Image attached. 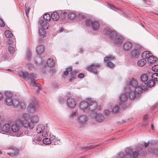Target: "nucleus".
<instances>
[{
    "mask_svg": "<svg viewBox=\"0 0 158 158\" xmlns=\"http://www.w3.org/2000/svg\"><path fill=\"white\" fill-rule=\"evenodd\" d=\"M128 98V96L125 93L121 94L119 97L120 101L122 104L125 103L127 101Z\"/></svg>",
    "mask_w": 158,
    "mask_h": 158,
    "instance_id": "nucleus-20",
    "label": "nucleus"
},
{
    "mask_svg": "<svg viewBox=\"0 0 158 158\" xmlns=\"http://www.w3.org/2000/svg\"><path fill=\"white\" fill-rule=\"evenodd\" d=\"M68 18L70 19H74L75 16V14L73 13H71L69 14Z\"/></svg>",
    "mask_w": 158,
    "mask_h": 158,
    "instance_id": "nucleus-42",
    "label": "nucleus"
},
{
    "mask_svg": "<svg viewBox=\"0 0 158 158\" xmlns=\"http://www.w3.org/2000/svg\"><path fill=\"white\" fill-rule=\"evenodd\" d=\"M157 58L156 57H155L153 55H152L150 56L148 58V62L150 63H154L156 60Z\"/></svg>",
    "mask_w": 158,
    "mask_h": 158,
    "instance_id": "nucleus-32",
    "label": "nucleus"
},
{
    "mask_svg": "<svg viewBox=\"0 0 158 158\" xmlns=\"http://www.w3.org/2000/svg\"><path fill=\"white\" fill-rule=\"evenodd\" d=\"M98 108V104L95 101H91L89 103L88 110L89 111L94 112Z\"/></svg>",
    "mask_w": 158,
    "mask_h": 158,
    "instance_id": "nucleus-10",
    "label": "nucleus"
},
{
    "mask_svg": "<svg viewBox=\"0 0 158 158\" xmlns=\"http://www.w3.org/2000/svg\"><path fill=\"white\" fill-rule=\"evenodd\" d=\"M5 35L6 37L9 38L12 37L13 35L10 31L6 30L5 32Z\"/></svg>",
    "mask_w": 158,
    "mask_h": 158,
    "instance_id": "nucleus-35",
    "label": "nucleus"
},
{
    "mask_svg": "<svg viewBox=\"0 0 158 158\" xmlns=\"http://www.w3.org/2000/svg\"><path fill=\"white\" fill-rule=\"evenodd\" d=\"M38 107V102L35 98H33L31 102L27 107V109L31 112H33L36 110Z\"/></svg>",
    "mask_w": 158,
    "mask_h": 158,
    "instance_id": "nucleus-6",
    "label": "nucleus"
},
{
    "mask_svg": "<svg viewBox=\"0 0 158 158\" xmlns=\"http://www.w3.org/2000/svg\"><path fill=\"white\" fill-rule=\"evenodd\" d=\"M132 46V43L129 42H127L123 44V50L125 51H128L131 49Z\"/></svg>",
    "mask_w": 158,
    "mask_h": 158,
    "instance_id": "nucleus-18",
    "label": "nucleus"
},
{
    "mask_svg": "<svg viewBox=\"0 0 158 158\" xmlns=\"http://www.w3.org/2000/svg\"><path fill=\"white\" fill-rule=\"evenodd\" d=\"M92 27L93 30L97 31L99 28V24L98 22L94 20L92 22Z\"/></svg>",
    "mask_w": 158,
    "mask_h": 158,
    "instance_id": "nucleus-21",
    "label": "nucleus"
},
{
    "mask_svg": "<svg viewBox=\"0 0 158 158\" xmlns=\"http://www.w3.org/2000/svg\"><path fill=\"white\" fill-rule=\"evenodd\" d=\"M42 137L41 136H39L37 138L36 140L37 141H40L42 139Z\"/></svg>",
    "mask_w": 158,
    "mask_h": 158,
    "instance_id": "nucleus-54",
    "label": "nucleus"
},
{
    "mask_svg": "<svg viewBox=\"0 0 158 158\" xmlns=\"http://www.w3.org/2000/svg\"><path fill=\"white\" fill-rule=\"evenodd\" d=\"M5 94L7 97L5 101L6 104L7 106H11L13 104V100L12 99L11 97L8 96L9 94L8 92L6 93Z\"/></svg>",
    "mask_w": 158,
    "mask_h": 158,
    "instance_id": "nucleus-13",
    "label": "nucleus"
},
{
    "mask_svg": "<svg viewBox=\"0 0 158 158\" xmlns=\"http://www.w3.org/2000/svg\"><path fill=\"white\" fill-rule=\"evenodd\" d=\"M3 97V95L2 93H0V100H1Z\"/></svg>",
    "mask_w": 158,
    "mask_h": 158,
    "instance_id": "nucleus-58",
    "label": "nucleus"
},
{
    "mask_svg": "<svg viewBox=\"0 0 158 158\" xmlns=\"http://www.w3.org/2000/svg\"><path fill=\"white\" fill-rule=\"evenodd\" d=\"M22 128L20 124L17 122L13 123L11 127L12 131L14 136L20 137L23 136L24 133L22 130Z\"/></svg>",
    "mask_w": 158,
    "mask_h": 158,
    "instance_id": "nucleus-2",
    "label": "nucleus"
},
{
    "mask_svg": "<svg viewBox=\"0 0 158 158\" xmlns=\"http://www.w3.org/2000/svg\"><path fill=\"white\" fill-rule=\"evenodd\" d=\"M140 49L135 48L131 50V56L134 58H137L139 55Z\"/></svg>",
    "mask_w": 158,
    "mask_h": 158,
    "instance_id": "nucleus-17",
    "label": "nucleus"
},
{
    "mask_svg": "<svg viewBox=\"0 0 158 158\" xmlns=\"http://www.w3.org/2000/svg\"><path fill=\"white\" fill-rule=\"evenodd\" d=\"M27 58L28 59H29L31 55V52L30 50H28L27 53Z\"/></svg>",
    "mask_w": 158,
    "mask_h": 158,
    "instance_id": "nucleus-47",
    "label": "nucleus"
},
{
    "mask_svg": "<svg viewBox=\"0 0 158 158\" xmlns=\"http://www.w3.org/2000/svg\"><path fill=\"white\" fill-rule=\"evenodd\" d=\"M119 107L117 105H115L112 110V112L113 114H115L119 111Z\"/></svg>",
    "mask_w": 158,
    "mask_h": 158,
    "instance_id": "nucleus-37",
    "label": "nucleus"
},
{
    "mask_svg": "<svg viewBox=\"0 0 158 158\" xmlns=\"http://www.w3.org/2000/svg\"><path fill=\"white\" fill-rule=\"evenodd\" d=\"M11 127L9 123H5L2 127V129L3 131L7 132H9L11 129Z\"/></svg>",
    "mask_w": 158,
    "mask_h": 158,
    "instance_id": "nucleus-19",
    "label": "nucleus"
},
{
    "mask_svg": "<svg viewBox=\"0 0 158 158\" xmlns=\"http://www.w3.org/2000/svg\"><path fill=\"white\" fill-rule=\"evenodd\" d=\"M151 53L149 51L144 52L142 54V57L144 59H147L151 56Z\"/></svg>",
    "mask_w": 158,
    "mask_h": 158,
    "instance_id": "nucleus-26",
    "label": "nucleus"
},
{
    "mask_svg": "<svg viewBox=\"0 0 158 158\" xmlns=\"http://www.w3.org/2000/svg\"><path fill=\"white\" fill-rule=\"evenodd\" d=\"M3 154L1 152V151L0 150V156H2Z\"/></svg>",
    "mask_w": 158,
    "mask_h": 158,
    "instance_id": "nucleus-62",
    "label": "nucleus"
},
{
    "mask_svg": "<svg viewBox=\"0 0 158 158\" xmlns=\"http://www.w3.org/2000/svg\"><path fill=\"white\" fill-rule=\"evenodd\" d=\"M148 123V121L147 120H145V121L143 123V125H146Z\"/></svg>",
    "mask_w": 158,
    "mask_h": 158,
    "instance_id": "nucleus-57",
    "label": "nucleus"
},
{
    "mask_svg": "<svg viewBox=\"0 0 158 158\" xmlns=\"http://www.w3.org/2000/svg\"><path fill=\"white\" fill-rule=\"evenodd\" d=\"M154 81L152 80H149L148 81H147V86L151 87L154 84Z\"/></svg>",
    "mask_w": 158,
    "mask_h": 158,
    "instance_id": "nucleus-40",
    "label": "nucleus"
},
{
    "mask_svg": "<svg viewBox=\"0 0 158 158\" xmlns=\"http://www.w3.org/2000/svg\"><path fill=\"white\" fill-rule=\"evenodd\" d=\"M78 77L79 78H82L84 77V75L82 73H80L78 75Z\"/></svg>",
    "mask_w": 158,
    "mask_h": 158,
    "instance_id": "nucleus-50",
    "label": "nucleus"
},
{
    "mask_svg": "<svg viewBox=\"0 0 158 158\" xmlns=\"http://www.w3.org/2000/svg\"><path fill=\"white\" fill-rule=\"evenodd\" d=\"M31 84L33 86H37L38 84L34 80L31 81Z\"/></svg>",
    "mask_w": 158,
    "mask_h": 158,
    "instance_id": "nucleus-51",
    "label": "nucleus"
},
{
    "mask_svg": "<svg viewBox=\"0 0 158 158\" xmlns=\"http://www.w3.org/2000/svg\"><path fill=\"white\" fill-rule=\"evenodd\" d=\"M123 38L121 36L117 37L116 35L114 37V39H112V40H114V43L115 44H120L123 42Z\"/></svg>",
    "mask_w": 158,
    "mask_h": 158,
    "instance_id": "nucleus-23",
    "label": "nucleus"
},
{
    "mask_svg": "<svg viewBox=\"0 0 158 158\" xmlns=\"http://www.w3.org/2000/svg\"><path fill=\"white\" fill-rule=\"evenodd\" d=\"M100 65L98 64H93L91 65L88 67L87 69L89 71H92L94 73H97V69L99 68Z\"/></svg>",
    "mask_w": 158,
    "mask_h": 158,
    "instance_id": "nucleus-11",
    "label": "nucleus"
},
{
    "mask_svg": "<svg viewBox=\"0 0 158 158\" xmlns=\"http://www.w3.org/2000/svg\"><path fill=\"white\" fill-rule=\"evenodd\" d=\"M128 84L130 87L129 88L135 89V91L138 93H140L142 90L143 89L141 87L138 85V83L137 81L134 79L131 80Z\"/></svg>",
    "mask_w": 158,
    "mask_h": 158,
    "instance_id": "nucleus-4",
    "label": "nucleus"
},
{
    "mask_svg": "<svg viewBox=\"0 0 158 158\" xmlns=\"http://www.w3.org/2000/svg\"><path fill=\"white\" fill-rule=\"evenodd\" d=\"M72 70V67H69V68L67 69L64 72V73L65 75H67L69 71H71Z\"/></svg>",
    "mask_w": 158,
    "mask_h": 158,
    "instance_id": "nucleus-43",
    "label": "nucleus"
},
{
    "mask_svg": "<svg viewBox=\"0 0 158 158\" xmlns=\"http://www.w3.org/2000/svg\"><path fill=\"white\" fill-rule=\"evenodd\" d=\"M21 117L24 120L21 122V123L22 124V122H23L28 121L27 120L29 119L30 115L28 114L23 113L22 114Z\"/></svg>",
    "mask_w": 158,
    "mask_h": 158,
    "instance_id": "nucleus-30",
    "label": "nucleus"
},
{
    "mask_svg": "<svg viewBox=\"0 0 158 158\" xmlns=\"http://www.w3.org/2000/svg\"><path fill=\"white\" fill-rule=\"evenodd\" d=\"M18 153V150L15 149V150H12L10 152H8V154L11 156H13L17 155Z\"/></svg>",
    "mask_w": 158,
    "mask_h": 158,
    "instance_id": "nucleus-33",
    "label": "nucleus"
},
{
    "mask_svg": "<svg viewBox=\"0 0 158 158\" xmlns=\"http://www.w3.org/2000/svg\"><path fill=\"white\" fill-rule=\"evenodd\" d=\"M39 34L42 37H44L45 36L46 32L44 28L40 29L39 30Z\"/></svg>",
    "mask_w": 158,
    "mask_h": 158,
    "instance_id": "nucleus-36",
    "label": "nucleus"
},
{
    "mask_svg": "<svg viewBox=\"0 0 158 158\" xmlns=\"http://www.w3.org/2000/svg\"><path fill=\"white\" fill-rule=\"evenodd\" d=\"M92 20H91L90 19L87 20L85 23L86 25L87 26H90L91 24L92 25Z\"/></svg>",
    "mask_w": 158,
    "mask_h": 158,
    "instance_id": "nucleus-45",
    "label": "nucleus"
},
{
    "mask_svg": "<svg viewBox=\"0 0 158 158\" xmlns=\"http://www.w3.org/2000/svg\"><path fill=\"white\" fill-rule=\"evenodd\" d=\"M19 75L23 78L29 80L31 79V81L34 80L36 77V75L33 73H28L27 71L23 72L19 71L18 72Z\"/></svg>",
    "mask_w": 158,
    "mask_h": 158,
    "instance_id": "nucleus-5",
    "label": "nucleus"
},
{
    "mask_svg": "<svg viewBox=\"0 0 158 158\" xmlns=\"http://www.w3.org/2000/svg\"><path fill=\"white\" fill-rule=\"evenodd\" d=\"M36 131L38 133H41L43 137H47L48 135V127L47 125L40 124L37 127Z\"/></svg>",
    "mask_w": 158,
    "mask_h": 158,
    "instance_id": "nucleus-3",
    "label": "nucleus"
},
{
    "mask_svg": "<svg viewBox=\"0 0 158 158\" xmlns=\"http://www.w3.org/2000/svg\"><path fill=\"white\" fill-rule=\"evenodd\" d=\"M143 1L145 2H149V0H143Z\"/></svg>",
    "mask_w": 158,
    "mask_h": 158,
    "instance_id": "nucleus-63",
    "label": "nucleus"
},
{
    "mask_svg": "<svg viewBox=\"0 0 158 158\" xmlns=\"http://www.w3.org/2000/svg\"><path fill=\"white\" fill-rule=\"evenodd\" d=\"M75 79V77L74 76H71L69 77V80L70 81H72L73 80Z\"/></svg>",
    "mask_w": 158,
    "mask_h": 158,
    "instance_id": "nucleus-53",
    "label": "nucleus"
},
{
    "mask_svg": "<svg viewBox=\"0 0 158 158\" xmlns=\"http://www.w3.org/2000/svg\"><path fill=\"white\" fill-rule=\"evenodd\" d=\"M152 77L153 80L156 81H158V73H155L153 74Z\"/></svg>",
    "mask_w": 158,
    "mask_h": 158,
    "instance_id": "nucleus-39",
    "label": "nucleus"
},
{
    "mask_svg": "<svg viewBox=\"0 0 158 158\" xmlns=\"http://www.w3.org/2000/svg\"><path fill=\"white\" fill-rule=\"evenodd\" d=\"M94 118L97 121L99 122H102L103 119V117L102 114L99 113L96 114Z\"/></svg>",
    "mask_w": 158,
    "mask_h": 158,
    "instance_id": "nucleus-24",
    "label": "nucleus"
},
{
    "mask_svg": "<svg viewBox=\"0 0 158 158\" xmlns=\"http://www.w3.org/2000/svg\"><path fill=\"white\" fill-rule=\"evenodd\" d=\"M149 151L152 153V154L155 156H157L158 155V149L156 148H149Z\"/></svg>",
    "mask_w": 158,
    "mask_h": 158,
    "instance_id": "nucleus-34",
    "label": "nucleus"
},
{
    "mask_svg": "<svg viewBox=\"0 0 158 158\" xmlns=\"http://www.w3.org/2000/svg\"><path fill=\"white\" fill-rule=\"evenodd\" d=\"M140 79L142 82H144L145 84H146L148 80L147 75L145 74L142 75L140 76Z\"/></svg>",
    "mask_w": 158,
    "mask_h": 158,
    "instance_id": "nucleus-27",
    "label": "nucleus"
},
{
    "mask_svg": "<svg viewBox=\"0 0 158 158\" xmlns=\"http://www.w3.org/2000/svg\"><path fill=\"white\" fill-rule=\"evenodd\" d=\"M152 70L154 71L158 72V65L153 66L152 68Z\"/></svg>",
    "mask_w": 158,
    "mask_h": 158,
    "instance_id": "nucleus-46",
    "label": "nucleus"
},
{
    "mask_svg": "<svg viewBox=\"0 0 158 158\" xmlns=\"http://www.w3.org/2000/svg\"><path fill=\"white\" fill-rule=\"evenodd\" d=\"M67 104L70 108H73L76 106V102L74 98H70L67 101Z\"/></svg>",
    "mask_w": 158,
    "mask_h": 158,
    "instance_id": "nucleus-12",
    "label": "nucleus"
},
{
    "mask_svg": "<svg viewBox=\"0 0 158 158\" xmlns=\"http://www.w3.org/2000/svg\"><path fill=\"white\" fill-rule=\"evenodd\" d=\"M44 50V48L43 45H39L36 48V52L39 55L42 54Z\"/></svg>",
    "mask_w": 158,
    "mask_h": 158,
    "instance_id": "nucleus-22",
    "label": "nucleus"
},
{
    "mask_svg": "<svg viewBox=\"0 0 158 158\" xmlns=\"http://www.w3.org/2000/svg\"><path fill=\"white\" fill-rule=\"evenodd\" d=\"M8 49L10 54H13L14 53L15 50L14 47L11 46H9Z\"/></svg>",
    "mask_w": 158,
    "mask_h": 158,
    "instance_id": "nucleus-41",
    "label": "nucleus"
},
{
    "mask_svg": "<svg viewBox=\"0 0 158 158\" xmlns=\"http://www.w3.org/2000/svg\"><path fill=\"white\" fill-rule=\"evenodd\" d=\"M51 17L54 21H56L59 19V15L57 12H54L52 14Z\"/></svg>",
    "mask_w": 158,
    "mask_h": 158,
    "instance_id": "nucleus-28",
    "label": "nucleus"
},
{
    "mask_svg": "<svg viewBox=\"0 0 158 158\" xmlns=\"http://www.w3.org/2000/svg\"><path fill=\"white\" fill-rule=\"evenodd\" d=\"M54 141H55L54 143H55V145L58 144L60 143V140H58V139L56 140V139Z\"/></svg>",
    "mask_w": 158,
    "mask_h": 158,
    "instance_id": "nucleus-52",
    "label": "nucleus"
},
{
    "mask_svg": "<svg viewBox=\"0 0 158 158\" xmlns=\"http://www.w3.org/2000/svg\"><path fill=\"white\" fill-rule=\"evenodd\" d=\"M64 100V98H62L61 97L59 98V102L60 103H62L63 102Z\"/></svg>",
    "mask_w": 158,
    "mask_h": 158,
    "instance_id": "nucleus-56",
    "label": "nucleus"
},
{
    "mask_svg": "<svg viewBox=\"0 0 158 158\" xmlns=\"http://www.w3.org/2000/svg\"><path fill=\"white\" fill-rule=\"evenodd\" d=\"M30 10V8L29 7H26L25 8V11L27 15H28Z\"/></svg>",
    "mask_w": 158,
    "mask_h": 158,
    "instance_id": "nucleus-48",
    "label": "nucleus"
},
{
    "mask_svg": "<svg viewBox=\"0 0 158 158\" xmlns=\"http://www.w3.org/2000/svg\"><path fill=\"white\" fill-rule=\"evenodd\" d=\"M110 111L108 110H106L105 111V114H108L110 113Z\"/></svg>",
    "mask_w": 158,
    "mask_h": 158,
    "instance_id": "nucleus-55",
    "label": "nucleus"
},
{
    "mask_svg": "<svg viewBox=\"0 0 158 158\" xmlns=\"http://www.w3.org/2000/svg\"><path fill=\"white\" fill-rule=\"evenodd\" d=\"M55 138V136H53V137H52V138H51V140H54Z\"/></svg>",
    "mask_w": 158,
    "mask_h": 158,
    "instance_id": "nucleus-64",
    "label": "nucleus"
},
{
    "mask_svg": "<svg viewBox=\"0 0 158 158\" xmlns=\"http://www.w3.org/2000/svg\"><path fill=\"white\" fill-rule=\"evenodd\" d=\"M30 118L31 123L28 121H23L22 122V125L25 128L32 129L34 127V123H38L39 118L38 116L36 115H31Z\"/></svg>",
    "mask_w": 158,
    "mask_h": 158,
    "instance_id": "nucleus-1",
    "label": "nucleus"
},
{
    "mask_svg": "<svg viewBox=\"0 0 158 158\" xmlns=\"http://www.w3.org/2000/svg\"><path fill=\"white\" fill-rule=\"evenodd\" d=\"M114 56L112 55H110L105 57L104 60L105 61H107L106 64L108 66L113 68L114 67V64L111 61L114 60Z\"/></svg>",
    "mask_w": 158,
    "mask_h": 158,
    "instance_id": "nucleus-8",
    "label": "nucleus"
},
{
    "mask_svg": "<svg viewBox=\"0 0 158 158\" xmlns=\"http://www.w3.org/2000/svg\"><path fill=\"white\" fill-rule=\"evenodd\" d=\"M125 89V91L127 93L130 98L131 100L134 99L135 98L136 93H138L135 91V89H132L131 88L128 89L126 87Z\"/></svg>",
    "mask_w": 158,
    "mask_h": 158,
    "instance_id": "nucleus-7",
    "label": "nucleus"
},
{
    "mask_svg": "<svg viewBox=\"0 0 158 158\" xmlns=\"http://www.w3.org/2000/svg\"><path fill=\"white\" fill-rule=\"evenodd\" d=\"M12 41L10 40L9 39L8 41V43L10 45L12 44Z\"/></svg>",
    "mask_w": 158,
    "mask_h": 158,
    "instance_id": "nucleus-59",
    "label": "nucleus"
},
{
    "mask_svg": "<svg viewBox=\"0 0 158 158\" xmlns=\"http://www.w3.org/2000/svg\"><path fill=\"white\" fill-rule=\"evenodd\" d=\"M89 102L83 101L80 103V108L81 109L85 111V110H88L89 104Z\"/></svg>",
    "mask_w": 158,
    "mask_h": 158,
    "instance_id": "nucleus-16",
    "label": "nucleus"
},
{
    "mask_svg": "<svg viewBox=\"0 0 158 158\" xmlns=\"http://www.w3.org/2000/svg\"><path fill=\"white\" fill-rule=\"evenodd\" d=\"M103 32L106 35H109L111 39H114L116 35L115 32L112 31L110 28L108 27L105 28Z\"/></svg>",
    "mask_w": 158,
    "mask_h": 158,
    "instance_id": "nucleus-9",
    "label": "nucleus"
},
{
    "mask_svg": "<svg viewBox=\"0 0 158 158\" xmlns=\"http://www.w3.org/2000/svg\"><path fill=\"white\" fill-rule=\"evenodd\" d=\"M43 142L45 144H49L51 143V141L49 138H45L43 139Z\"/></svg>",
    "mask_w": 158,
    "mask_h": 158,
    "instance_id": "nucleus-38",
    "label": "nucleus"
},
{
    "mask_svg": "<svg viewBox=\"0 0 158 158\" xmlns=\"http://www.w3.org/2000/svg\"><path fill=\"white\" fill-rule=\"evenodd\" d=\"M87 120V118L85 115H81L78 117L79 122L81 124V126L85 124Z\"/></svg>",
    "mask_w": 158,
    "mask_h": 158,
    "instance_id": "nucleus-15",
    "label": "nucleus"
},
{
    "mask_svg": "<svg viewBox=\"0 0 158 158\" xmlns=\"http://www.w3.org/2000/svg\"><path fill=\"white\" fill-rule=\"evenodd\" d=\"M53 86L56 88L58 86V85L57 84H53Z\"/></svg>",
    "mask_w": 158,
    "mask_h": 158,
    "instance_id": "nucleus-60",
    "label": "nucleus"
},
{
    "mask_svg": "<svg viewBox=\"0 0 158 158\" xmlns=\"http://www.w3.org/2000/svg\"><path fill=\"white\" fill-rule=\"evenodd\" d=\"M54 65L53 60L52 59H49L47 61L46 65L50 67H53L54 66Z\"/></svg>",
    "mask_w": 158,
    "mask_h": 158,
    "instance_id": "nucleus-31",
    "label": "nucleus"
},
{
    "mask_svg": "<svg viewBox=\"0 0 158 158\" xmlns=\"http://www.w3.org/2000/svg\"><path fill=\"white\" fill-rule=\"evenodd\" d=\"M148 145L149 144L148 143H144V145L146 147H147L148 146Z\"/></svg>",
    "mask_w": 158,
    "mask_h": 158,
    "instance_id": "nucleus-61",
    "label": "nucleus"
},
{
    "mask_svg": "<svg viewBox=\"0 0 158 158\" xmlns=\"http://www.w3.org/2000/svg\"><path fill=\"white\" fill-rule=\"evenodd\" d=\"M146 63L147 60H146L142 58L138 60L137 62V64L139 67H142L145 65Z\"/></svg>",
    "mask_w": 158,
    "mask_h": 158,
    "instance_id": "nucleus-25",
    "label": "nucleus"
},
{
    "mask_svg": "<svg viewBox=\"0 0 158 158\" xmlns=\"http://www.w3.org/2000/svg\"><path fill=\"white\" fill-rule=\"evenodd\" d=\"M40 24L41 26L43 27V28L44 29H48L49 25V23H47L46 21L42 20L40 21Z\"/></svg>",
    "mask_w": 158,
    "mask_h": 158,
    "instance_id": "nucleus-29",
    "label": "nucleus"
},
{
    "mask_svg": "<svg viewBox=\"0 0 158 158\" xmlns=\"http://www.w3.org/2000/svg\"><path fill=\"white\" fill-rule=\"evenodd\" d=\"M44 18L47 20H49L50 19V15L48 14H45L44 16Z\"/></svg>",
    "mask_w": 158,
    "mask_h": 158,
    "instance_id": "nucleus-44",
    "label": "nucleus"
},
{
    "mask_svg": "<svg viewBox=\"0 0 158 158\" xmlns=\"http://www.w3.org/2000/svg\"><path fill=\"white\" fill-rule=\"evenodd\" d=\"M5 23L0 18V27H3L5 26Z\"/></svg>",
    "mask_w": 158,
    "mask_h": 158,
    "instance_id": "nucleus-49",
    "label": "nucleus"
},
{
    "mask_svg": "<svg viewBox=\"0 0 158 158\" xmlns=\"http://www.w3.org/2000/svg\"><path fill=\"white\" fill-rule=\"evenodd\" d=\"M14 106L18 107L20 106L21 108H23L25 107V104L23 102H20L18 100L15 99L13 100V104Z\"/></svg>",
    "mask_w": 158,
    "mask_h": 158,
    "instance_id": "nucleus-14",
    "label": "nucleus"
}]
</instances>
